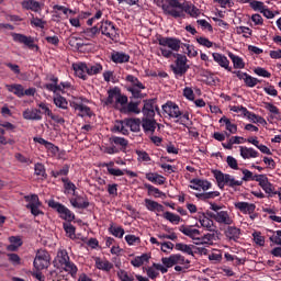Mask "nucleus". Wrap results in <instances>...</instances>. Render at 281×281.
Segmentation results:
<instances>
[{
	"label": "nucleus",
	"mask_w": 281,
	"mask_h": 281,
	"mask_svg": "<svg viewBox=\"0 0 281 281\" xmlns=\"http://www.w3.org/2000/svg\"><path fill=\"white\" fill-rule=\"evenodd\" d=\"M117 277L120 278L121 281H134L135 279L128 277V272L124 270H120L117 272Z\"/></svg>",
	"instance_id": "nucleus-63"
},
{
	"label": "nucleus",
	"mask_w": 281,
	"mask_h": 281,
	"mask_svg": "<svg viewBox=\"0 0 281 281\" xmlns=\"http://www.w3.org/2000/svg\"><path fill=\"white\" fill-rule=\"evenodd\" d=\"M52 258L49 257V252L44 249H40L36 252V267L37 269H47L50 265Z\"/></svg>",
	"instance_id": "nucleus-8"
},
{
	"label": "nucleus",
	"mask_w": 281,
	"mask_h": 281,
	"mask_svg": "<svg viewBox=\"0 0 281 281\" xmlns=\"http://www.w3.org/2000/svg\"><path fill=\"white\" fill-rule=\"evenodd\" d=\"M7 256L9 258V262H11L13 267H19V265H21V257H19V255L11 252L7 254Z\"/></svg>",
	"instance_id": "nucleus-50"
},
{
	"label": "nucleus",
	"mask_w": 281,
	"mask_h": 281,
	"mask_svg": "<svg viewBox=\"0 0 281 281\" xmlns=\"http://www.w3.org/2000/svg\"><path fill=\"white\" fill-rule=\"evenodd\" d=\"M71 106H74L76 111L83 113V115H89V113H91V109L85 104L72 103Z\"/></svg>",
	"instance_id": "nucleus-49"
},
{
	"label": "nucleus",
	"mask_w": 281,
	"mask_h": 281,
	"mask_svg": "<svg viewBox=\"0 0 281 281\" xmlns=\"http://www.w3.org/2000/svg\"><path fill=\"white\" fill-rule=\"evenodd\" d=\"M102 71V65L95 64V65H87V75L88 76H97V74H100Z\"/></svg>",
	"instance_id": "nucleus-41"
},
{
	"label": "nucleus",
	"mask_w": 281,
	"mask_h": 281,
	"mask_svg": "<svg viewBox=\"0 0 281 281\" xmlns=\"http://www.w3.org/2000/svg\"><path fill=\"white\" fill-rule=\"evenodd\" d=\"M125 126H128L133 133H139L142 127V120L139 119H125Z\"/></svg>",
	"instance_id": "nucleus-23"
},
{
	"label": "nucleus",
	"mask_w": 281,
	"mask_h": 281,
	"mask_svg": "<svg viewBox=\"0 0 281 281\" xmlns=\"http://www.w3.org/2000/svg\"><path fill=\"white\" fill-rule=\"evenodd\" d=\"M190 183H195L198 187V190H210L212 188V183L207 180H201V179H192Z\"/></svg>",
	"instance_id": "nucleus-34"
},
{
	"label": "nucleus",
	"mask_w": 281,
	"mask_h": 281,
	"mask_svg": "<svg viewBox=\"0 0 281 281\" xmlns=\"http://www.w3.org/2000/svg\"><path fill=\"white\" fill-rule=\"evenodd\" d=\"M179 10H181V13L177 15V19H181V16H186V13L190 14V16H193V18H196L201 14V10H199V8H196L194 4L187 1H183L181 3V7L179 8Z\"/></svg>",
	"instance_id": "nucleus-6"
},
{
	"label": "nucleus",
	"mask_w": 281,
	"mask_h": 281,
	"mask_svg": "<svg viewBox=\"0 0 281 281\" xmlns=\"http://www.w3.org/2000/svg\"><path fill=\"white\" fill-rule=\"evenodd\" d=\"M229 58L233 61L234 68L235 69H245V61H243V58L239 56H236L232 53H229Z\"/></svg>",
	"instance_id": "nucleus-37"
},
{
	"label": "nucleus",
	"mask_w": 281,
	"mask_h": 281,
	"mask_svg": "<svg viewBox=\"0 0 281 281\" xmlns=\"http://www.w3.org/2000/svg\"><path fill=\"white\" fill-rule=\"evenodd\" d=\"M216 223H223L224 225H232L234 220L229 217V213L227 211H221L216 213Z\"/></svg>",
	"instance_id": "nucleus-25"
},
{
	"label": "nucleus",
	"mask_w": 281,
	"mask_h": 281,
	"mask_svg": "<svg viewBox=\"0 0 281 281\" xmlns=\"http://www.w3.org/2000/svg\"><path fill=\"white\" fill-rule=\"evenodd\" d=\"M22 8H24V10H32V12H36V1H34V0H24L22 2Z\"/></svg>",
	"instance_id": "nucleus-51"
},
{
	"label": "nucleus",
	"mask_w": 281,
	"mask_h": 281,
	"mask_svg": "<svg viewBox=\"0 0 281 281\" xmlns=\"http://www.w3.org/2000/svg\"><path fill=\"white\" fill-rule=\"evenodd\" d=\"M22 203L26 210L31 211L33 216H36V195H25L22 200Z\"/></svg>",
	"instance_id": "nucleus-16"
},
{
	"label": "nucleus",
	"mask_w": 281,
	"mask_h": 281,
	"mask_svg": "<svg viewBox=\"0 0 281 281\" xmlns=\"http://www.w3.org/2000/svg\"><path fill=\"white\" fill-rule=\"evenodd\" d=\"M70 203L72 207H77L78 210H85L89 207V201H83L82 198L71 199Z\"/></svg>",
	"instance_id": "nucleus-32"
},
{
	"label": "nucleus",
	"mask_w": 281,
	"mask_h": 281,
	"mask_svg": "<svg viewBox=\"0 0 281 281\" xmlns=\"http://www.w3.org/2000/svg\"><path fill=\"white\" fill-rule=\"evenodd\" d=\"M24 120H36V112L33 109H27L23 112Z\"/></svg>",
	"instance_id": "nucleus-61"
},
{
	"label": "nucleus",
	"mask_w": 281,
	"mask_h": 281,
	"mask_svg": "<svg viewBox=\"0 0 281 281\" xmlns=\"http://www.w3.org/2000/svg\"><path fill=\"white\" fill-rule=\"evenodd\" d=\"M38 106V113H41L42 115H47L49 117V115L52 114V110L49 109V106L46 103H40Z\"/></svg>",
	"instance_id": "nucleus-57"
},
{
	"label": "nucleus",
	"mask_w": 281,
	"mask_h": 281,
	"mask_svg": "<svg viewBox=\"0 0 281 281\" xmlns=\"http://www.w3.org/2000/svg\"><path fill=\"white\" fill-rule=\"evenodd\" d=\"M142 89H145V88L128 87L127 91H131L132 97L135 98L136 100H142V98L146 97V94L142 93Z\"/></svg>",
	"instance_id": "nucleus-40"
},
{
	"label": "nucleus",
	"mask_w": 281,
	"mask_h": 281,
	"mask_svg": "<svg viewBox=\"0 0 281 281\" xmlns=\"http://www.w3.org/2000/svg\"><path fill=\"white\" fill-rule=\"evenodd\" d=\"M95 266H97V269H101L102 271H111L113 269V263L106 260L102 261L100 257L95 258Z\"/></svg>",
	"instance_id": "nucleus-29"
},
{
	"label": "nucleus",
	"mask_w": 281,
	"mask_h": 281,
	"mask_svg": "<svg viewBox=\"0 0 281 281\" xmlns=\"http://www.w3.org/2000/svg\"><path fill=\"white\" fill-rule=\"evenodd\" d=\"M155 104H157V99L144 100L143 120H155Z\"/></svg>",
	"instance_id": "nucleus-7"
},
{
	"label": "nucleus",
	"mask_w": 281,
	"mask_h": 281,
	"mask_svg": "<svg viewBox=\"0 0 281 281\" xmlns=\"http://www.w3.org/2000/svg\"><path fill=\"white\" fill-rule=\"evenodd\" d=\"M36 27L40 29V36H45V31L48 30L47 21L37 18Z\"/></svg>",
	"instance_id": "nucleus-46"
},
{
	"label": "nucleus",
	"mask_w": 281,
	"mask_h": 281,
	"mask_svg": "<svg viewBox=\"0 0 281 281\" xmlns=\"http://www.w3.org/2000/svg\"><path fill=\"white\" fill-rule=\"evenodd\" d=\"M257 182L259 183L260 188L266 192V194H269L271 196L272 194H278V191H276V187L271 182H269V178L267 176H259L257 179Z\"/></svg>",
	"instance_id": "nucleus-12"
},
{
	"label": "nucleus",
	"mask_w": 281,
	"mask_h": 281,
	"mask_svg": "<svg viewBox=\"0 0 281 281\" xmlns=\"http://www.w3.org/2000/svg\"><path fill=\"white\" fill-rule=\"evenodd\" d=\"M235 207L240 210L243 214H254V212H256V204L248 202H237L235 203Z\"/></svg>",
	"instance_id": "nucleus-19"
},
{
	"label": "nucleus",
	"mask_w": 281,
	"mask_h": 281,
	"mask_svg": "<svg viewBox=\"0 0 281 281\" xmlns=\"http://www.w3.org/2000/svg\"><path fill=\"white\" fill-rule=\"evenodd\" d=\"M240 155H241L243 159H251V158L258 157V151L254 148L241 146Z\"/></svg>",
	"instance_id": "nucleus-27"
},
{
	"label": "nucleus",
	"mask_w": 281,
	"mask_h": 281,
	"mask_svg": "<svg viewBox=\"0 0 281 281\" xmlns=\"http://www.w3.org/2000/svg\"><path fill=\"white\" fill-rule=\"evenodd\" d=\"M168 3L167 4H162V11L165 14H167L168 16H173V19H177V16H179L181 14V4L183 2H181V0H167Z\"/></svg>",
	"instance_id": "nucleus-4"
},
{
	"label": "nucleus",
	"mask_w": 281,
	"mask_h": 281,
	"mask_svg": "<svg viewBox=\"0 0 281 281\" xmlns=\"http://www.w3.org/2000/svg\"><path fill=\"white\" fill-rule=\"evenodd\" d=\"M48 207H52L53 210H56V212H58V214H60L61 218H64V221H74V218H76V215H74V213H71V211L69 209H67L65 205L50 200L48 202Z\"/></svg>",
	"instance_id": "nucleus-5"
},
{
	"label": "nucleus",
	"mask_w": 281,
	"mask_h": 281,
	"mask_svg": "<svg viewBox=\"0 0 281 281\" xmlns=\"http://www.w3.org/2000/svg\"><path fill=\"white\" fill-rule=\"evenodd\" d=\"M98 32H100V29H98V26H93L91 29H86L83 31V34L88 37V38H93V36H95V34H98Z\"/></svg>",
	"instance_id": "nucleus-56"
},
{
	"label": "nucleus",
	"mask_w": 281,
	"mask_h": 281,
	"mask_svg": "<svg viewBox=\"0 0 281 281\" xmlns=\"http://www.w3.org/2000/svg\"><path fill=\"white\" fill-rule=\"evenodd\" d=\"M125 240H126L127 245H135V243H140L139 237H137L135 235H126Z\"/></svg>",
	"instance_id": "nucleus-64"
},
{
	"label": "nucleus",
	"mask_w": 281,
	"mask_h": 281,
	"mask_svg": "<svg viewBox=\"0 0 281 281\" xmlns=\"http://www.w3.org/2000/svg\"><path fill=\"white\" fill-rule=\"evenodd\" d=\"M177 57L176 65H171V69L176 76H183L190 69L188 66V57L181 54H173Z\"/></svg>",
	"instance_id": "nucleus-3"
},
{
	"label": "nucleus",
	"mask_w": 281,
	"mask_h": 281,
	"mask_svg": "<svg viewBox=\"0 0 281 281\" xmlns=\"http://www.w3.org/2000/svg\"><path fill=\"white\" fill-rule=\"evenodd\" d=\"M196 199H200V201H207V199H216V196H221V192L218 191H212L206 193H196Z\"/></svg>",
	"instance_id": "nucleus-35"
},
{
	"label": "nucleus",
	"mask_w": 281,
	"mask_h": 281,
	"mask_svg": "<svg viewBox=\"0 0 281 281\" xmlns=\"http://www.w3.org/2000/svg\"><path fill=\"white\" fill-rule=\"evenodd\" d=\"M164 113H167L169 117H180L181 110H179V105L173 103L172 101H168L166 104L162 105Z\"/></svg>",
	"instance_id": "nucleus-13"
},
{
	"label": "nucleus",
	"mask_w": 281,
	"mask_h": 281,
	"mask_svg": "<svg viewBox=\"0 0 281 281\" xmlns=\"http://www.w3.org/2000/svg\"><path fill=\"white\" fill-rule=\"evenodd\" d=\"M226 164L232 168L233 170H238V160L234 158L233 156H228L226 158Z\"/></svg>",
	"instance_id": "nucleus-59"
},
{
	"label": "nucleus",
	"mask_w": 281,
	"mask_h": 281,
	"mask_svg": "<svg viewBox=\"0 0 281 281\" xmlns=\"http://www.w3.org/2000/svg\"><path fill=\"white\" fill-rule=\"evenodd\" d=\"M11 36L14 43H20L21 45H25V47H29L30 49L34 48V38L27 37L19 33H11Z\"/></svg>",
	"instance_id": "nucleus-14"
},
{
	"label": "nucleus",
	"mask_w": 281,
	"mask_h": 281,
	"mask_svg": "<svg viewBox=\"0 0 281 281\" xmlns=\"http://www.w3.org/2000/svg\"><path fill=\"white\" fill-rule=\"evenodd\" d=\"M125 80L127 82H131L132 87H137L138 89H146V87H144V83H142L139 79H137V77L133 75H127Z\"/></svg>",
	"instance_id": "nucleus-42"
},
{
	"label": "nucleus",
	"mask_w": 281,
	"mask_h": 281,
	"mask_svg": "<svg viewBox=\"0 0 281 281\" xmlns=\"http://www.w3.org/2000/svg\"><path fill=\"white\" fill-rule=\"evenodd\" d=\"M224 257L228 262H234L235 267H238L239 265H245V262H247L246 258H238L237 256H233L229 252H226Z\"/></svg>",
	"instance_id": "nucleus-31"
},
{
	"label": "nucleus",
	"mask_w": 281,
	"mask_h": 281,
	"mask_svg": "<svg viewBox=\"0 0 281 281\" xmlns=\"http://www.w3.org/2000/svg\"><path fill=\"white\" fill-rule=\"evenodd\" d=\"M201 243H195V245H211L212 240H214V234H206L202 237H200Z\"/></svg>",
	"instance_id": "nucleus-52"
},
{
	"label": "nucleus",
	"mask_w": 281,
	"mask_h": 281,
	"mask_svg": "<svg viewBox=\"0 0 281 281\" xmlns=\"http://www.w3.org/2000/svg\"><path fill=\"white\" fill-rule=\"evenodd\" d=\"M180 232L182 234H184V236H188L189 238H192V240H201V237H196V236H201V231H199L196 228H190V227L181 226Z\"/></svg>",
	"instance_id": "nucleus-20"
},
{
	"label": "nucleus",
	"mask_w": 281,
	"mask_h": 281,
	"mask_svg": "<svg viewBox=\"0 0 281 281\" xmlns=\"http://www.w3.org/2000/svg\"><path fill=\"white\" fill-rule=\"evenodd\" d=\"M224 236L229 241L238 243V239L240 238V228H238L236 226H228L224 231Z\"/></svg>",
	"instance_id": "nucleus-15"
},
{
	"label": "nucleus",
	"mask_w": 281,
	"mask_h": 281,
	"mask_svg": "<svg viewBox=\"0 0 281 281\" xmlns=\"http://www.w3.org/2000/svg\"><path fill=\"white\" fill-rule=\"evenodd\" d=\"M158 44L161 47H169L172 52H179L181 49V41L175 37H158Z\"/></svg>",
	"instance_id": "nucleus-9"
},
{
	"label": "nucleus",
	"mask_w": 281,
	"mask_h": 281,
	"mask_svg": "<svg viewBox=\"0 0 281 281\" xmlns=\"http://www.w3.org/2000/svg\"><path fill=\"white\" fill-rule=\"evenodd\" d=\"M54 104L58 108V109H67L68 106V102L67 99H65L63 95L60 94H56L53 99Z\"/></svg>",
	"instance_id": "nucleus-33"
},
{
	"label": "nucleus",
	"mask_w": 281,
	"mask_h": 281,
	"mask_svg": "<svg viewBox=\"0 0 281 281\" xmlns=\"http://www.w3.org/2000/svg\"><path fill=\"white\" fill-rule=\"evenodd\" d=\"M101 34L104 36H108L109 38H113L115 36L116 31H115V25L113 22H103L100 26Z\"/></svg>",
	"instance_id": "nucleus-17"
},
{
	"label": "nucleus",
	"mask_w": 281,
	"mask_h": 281,
	"mask_svg": "<svg viewBox=\"0 0 281 281\" xmlns=\"http://www.w3.org/2000/svg\"><path fill=\"white\" fill-rule=\"evenodd\" d=\"M64 229L68 234L69 238H76V227L71 224H64Z\"/></svg>",
	"instance_id": "nucleus-53"
},
{
	"label": "nucleus",
	"mask_w": 281,
	"mask_h": 281,
	"mask_svg": "<svg viewBox=\"0 0 281 281\" xmlns=\"http://www.w3.org/2000/svg\"><path fill=\"white\" fill-rule=\"evenodd\" d=\"M61 181L64 183L66 193L71 194V192H72V195L76 196V184H74V182L69 181L68 178H63Z\"/></svg>",
	"instance_id": "nucleus-36"
},
{
	"label": "nucleus",
	"mask_w": 281,
	"mask_h": 281,
	"mask_svg": "<svg viewBox=\"0 0 281 281\" xmlns=\"http://www.w3.org/2000/svg\"><path fill=\"white\" fill-rule=\"evenodd\" d=\"M145 205L147 207V210H150V212H155V210H157L159 212V210H161V207H164L161 204H158L157 202L153 201V200H145Z\"/></svg>",
	"instance_id": "nucleus-45"
},
{
	"label": "nucleus",
	"mask_w": 281,
	"mask_h": 281,
	"mask_svg": "<svg viewBox=\"0 0 281 281\" xmlns=\"http://www.w3.org/2000/svg\"><path fill=\"white\" fill-rule=\"evenodd\" d=\"M146 179L153 183H158V186H164V183H166V178L155 173H147Z\"/></svg>",
	"instance_id": "nucleus-39"
},
{
	"label": "nucleus",
	"mask_w": 281,
	"mask_h": 281,
	"mask_svg": "<svg viewBox=\"0 0 281 281\" xmlns=\"http://www.w3.org/2000/svg\"><path fill=\"white\" fill-rule=\"evenodd\" d=\"M36 177H38V179H47V172L45 171V166L43 164L37 162Z\"/></svg>",
	"instance_id": "nucleus-48"
},
{
	"label": "nucleus",
	"mask_w": 281,
	"mask_h": 281,
	"mask_svg": "<svg viewBox=\"0 0 281 281\" xmlns=\"http://www.w3.org/2000/svg\"><path fill=\"white\" fill-rule=\"evenodd\" d=\"M9 243H11V245L7 246L8 251H18L19 247L23 246V239L21 236L9 237Z\"/></svg>",
	"instance_id": "nucleus-21"
},
{
	"label": "nucleus",
	"mask_w": 281,
	"mask_h": 281,
	"mask_svg": "<svg viewBox=\"0 0 281 281\" xmlns=\"http://www.w3.org/2000/svg\"><path fill=\"white\" fill-rule=\"evenodd\" d=\"M213 175L216 179L218 188L223 190L225 186H228V188H238L243 186V181L236 180L234 177L227 173H223L221 170H214Z\"/></svg>",
	"instance_id": "nucleus-1"
},
{
	"label": "nucleus",
	"mask_w": 281,
	"mask_h": 281,
	"mask_svg": "<svg viewBox=\"0 0 281 281\" xmlns=\"http://www.w3.org/2000/svg\"><path fill=\"white\" fill-rule=\"evenodd\" d=\"M164 218H166V221H169V223H176V224H179L181 221V216L168 211L164 213Z\"/></svg>",
	"instance_id": "nucleus-44"
},
{
	"label": "nucleus",
	"mask_w": 281,
	"mask_h": 281,
	"mask_svg": "<svg viewBox=\"0 0 281 281\" xmlns=\"http://www.w3.org/2000/svg\"><path fill=\"white\" fill-rule=\"evenodd\" d=\"M5 88L8 91H10V93H14V95H16L18 98H23V95H25V89L22 85H7Z\"/></svg>",
	"instance_id": "nucleus-24"
},
{
	"label": "nucleus",
	"mask_w": 281,
	"mask_h": 281,
	"mask_svg": "<svg viewBox=\"0 0 281 281\" xmlns=\"http://www.w3.org/2000/svg\"><path fill=\"white\" fill-rule=\"evenodd\" d=\"M111 59L113 63L122 64L128 63V60H131V56L126 55L125 53L115 52L111 55Z\"/></svg>",
	"instance_id": "nucleus-26"
},
{
	"label": "nucleus",
	"mask_w": 281,
	"mask_h": 281,
	"mask_svg": "<svg viewBox=\"0 0 281 281\" xmlns=\"http://www.w3.org/2000/svg\"><path fill=\"white\" fill-rule=\"evenodd\" d=\"M142 126H143V131L147 135H154L156 128H158V131L161 128V125L157 123L155 119H143Z\"/></svg>",
	"instance_id": "nucleus-11"
},
{
	"label": "nucleus",
	"mask_w": 281,
	"mask_h": 281,
	"mask_svg": "<svg viewBox=\"0 0 281 281\" xmlns=\"http://www.w3.org/2000/svg\"><path fill=\"white\" fill-rule=\"evenodd\" d=\"M213 59L215 60V63H218L220 67L232 71V68H229V60L225 55H222L220 53H213Z\"/></svg>",
	"instance_id": "nucleus-22"
},
{
	"label": "nucleus",
	"mask_w": 281,
	"mask_h": 281,
	"mask_svg": "<svg viewBox=\"0 0 281 281\" xmlns=\"http://www.w3.org/2000/svg\"><path fill=\"white\" fill-rule=\"evenodd\" d=\"M124 120L121 122H117V124L114 125V131H117L119 133H122L123 135H128V130L124 127Z\"/></svg>",
	"instance_id": "nucleus-55"
},
{
	"label": "nucleus",
	"mask_w": 281,
	"mask_h": 281,
	"mask_svg": "<svg viewBox=\"0 0 281 281\" xmlns=\"http://www.w3.org/2000/svg\"><path fill=\"white\" fill-rule=\"evenodd\" d=\"M119 89L120 88H113V89L108 91V98H106V101H105V104L108 106H109V104H113L114 100H116L117 93H119Z\"/></svg>",
	"instance_id": "nucleus-43"
},
{
	"label": "nucleus",
	"mask_w": 281,
	"mask_h": 281,
	"mask_svg": "<svg viewBox=\"0 0 281 281\" xmlns=\"http://www.w3.org/2000/svg\"><path fill=\"white\" fill-rule=\"evenodd\" d=\"M244 82L247 87H256V85H258V82H260V80H258L257 78H254L249 75H246Z\"/></svg>",
	"instance_id": "nucleus-54"
},
{
	"label": "nucleus",
	"mask_w": 281,
	"mask_h": 281,
	"mask_svg": "<svg viewBox=\"0 0 281 281\" xmlns=\"http://www.w3.org/2000/svg\"><path fill=\"white\" fill-rule=\"evenodd\" d=\"M220 122H224L225 126H226V131H228L232 134H236L238 131V126H236V124L232 123V121H229V119H227V116H223Z\"/></svg>",
	"instance_id": "nucleus-38"
},
{
	"label": "nucleus",
	"mask_w": 281,
	"mask_h": 281,
	"mask_svg": "<svg viewBox=\"0 0 281 281\" xmlns=\"http://www.w3.org/2000/svg\"><path fill=\"white\" fill-rule=\"evenodd\" d=\"M175 247L177 251H182L183 254H188L189 256H194V251H192V249H194L195 247L192 245L178 243Z\"/></svg>",
	"instance_id": "nucleus-30"
},
{
	"label": "nucleus",
	"mask_w": 281,
	"mask_h": 281,
	"mask_svg": "<svg viewBox=\"0 0 281 281\" xmlns=\"http://www.w3.org/2000/svg\"><path fill=\"white\" fill-rule=\"evenodd\" d=\"M161 262L167 269L175 267V265H186V257L180 254L162 257Z\"/></svg>",
	"instance_id": "nucleus-10"
},
{
	"label": "nucleus",
	"mask_w": 281,
	"mask_h": 281,
	"mask_svg": "<svg viewBox=\"0 0 281 281\" xmlns=\"http://www.w3.org/2000/svg\"><path fill=\"white\" fill-rule=\"evenodd\" d=\"M72 69L78 78H81V80H87V64H72Z\"/></svg>",
	"instance_id": "nucleus-18"
},
{
	"label": "nucleus",
	"mask_w": 281,
	"mask_h": 281,
	"mask_svg": "<svg viewBox=\"0 0 281 281\" xmlns=\"http://www.w3.org/2000/svg\"><path fill=\"white\" fill-rule=\"evenodd\" d=\"M252 236L256 245H259V247L265 246V237L262 236V234L256 232L252 234Z\"/></svg>",
	"instance_id": "nucleus-58"
},
{
	"label": "nucleus",
	"mask_w": 281,
	"mask_h": 281,
	"mask_svg": "<svg viewBox=\"0 0 281 281\" xmlns=\"http://www.w3.org/2000/svg\"><path fill=\"white\" fill-rule=\"evenodd\" d=\"M57 260L59 265H61V269L67 273H70V276H76V273H78L76 265L69 261V254H67V250L58 251Z\"/></svg>",
	"instance_id": "nucleus-2"
},
{
	"label": "nucleus",
	"mask_w": 281,
	"mask_h": 281,
	"mask_svg": "<svg viewBox=\"0 0 281 281\" xmlns=\"http://www.w3.org/2000/svg\"><path fill=\"white\" fill-rule=\"evenodd\" d=\"M255 74L257 76H261L262 78H271V72L267 71V69L265 68H260V67L256 68Z\"/></svg>",
	"instance_id": "nucleus-62"
},
{
	"label": "nucleus",
	"mask_w": 281,
	"mask_h": 281,
	"mask_svg": "<svg viewBox=\"0 0 281 281\" xmlns=\"http://www.w3.org/2000/svg\"><path fill=\"white\" fill-rule=\"evenodd\" d=\"M36 142H37V144H41L42 146L47 148V150H54V148H56V146H54V144L45 140V138H36Z\"/></svg>",
	"instance_id": "nucleus-60"
},
{
	"label": "nucleus",
	"mask_w": 281,
	"mask_h": 281,
	"mask_svg": "<svg viewBox=\"0 0 281 281\" xmlns=\"http://www.w3.org/2000/svg\"><path fill=\"white\" fill-rule=\"evenodd\" d=\"M109 232L112 233V235L115 236L116 238L124 237V228H122L121 226L115 227L111 225Z\"/></svg>",
	"instance_id": "nucleus-47"
},
{
	"label": "nucleus",
	"mask_w": 281,
	"mask_h": 281,
	"mask_svg": "<svg viewBox=\"0 0 281 281\" xmlns=\"http://www.w3.org/2000/svg\"><path fill=\"white\" fill-rule=\"evenodd\" d=\"M200 225L202 227H205L207 232H216V226L214 225V221L210 220V217L207 216L200 218Z\"/></svg>",
	"instance_id": "nucleus-28"
}]
</instances>
